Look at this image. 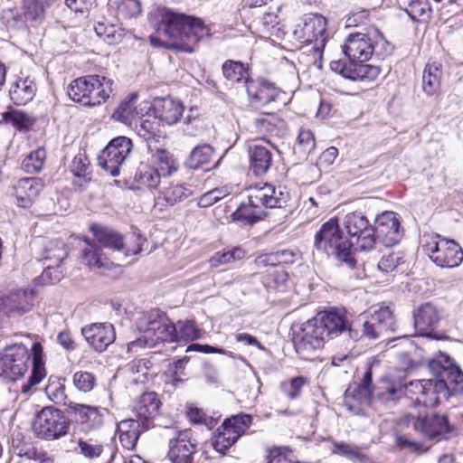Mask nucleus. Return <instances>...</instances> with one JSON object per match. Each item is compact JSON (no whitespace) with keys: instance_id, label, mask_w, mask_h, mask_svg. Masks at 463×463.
<instances>
[{"instance_id":"nucleus-30","label":"nucleus","mask_w":463,"mask_h":463,"mask_svg":"<svg viewBox=\"0 0 463 463\" xmlns=\"http://www.w3.org/2000/svg\"><path fill=\"white\" fill-rule=\"evenodd\" d=\"M155 116L167 125L175 124L184 112L183 104L171 98L156 99L153 105Z\"/></svg>"},{"instance_id":"nucleus-54","label":"nucleus","mask_w":463,"mask_h":463,"mask_svg":"<svg viewBox=\"0 0 463 463\" xmlns=\"http://www.w3.org/2000/svg\"><path fill=\"white\" fill-rule=\"evenodd\" d=\"M6 123L12 124L18 130H26L34 123V119L22 110H11L3 114Z\"/></svg>"},{"instance_id":"nucleus-40","label":"nucleus","mask_w":463,"mask_h":463,"mask_svg":"<svg viewBox=\"0 0 463 463\" xmlns=\"http://www.w3.org/2000/svg\"><path fill=\"white\" fill-rule=\"evenodd\" d=\"M222 71L223 77L232 83H238L241 80L246 82L247 80H250L248 68L241 61L227 60L222 66Z\"/></svg>"},{"instance_id":"nucleus-56","label":"nucleus","mask_w":463,"mask_h":463,"mask_svg":"<svg viewBox=\"0 0 463 463\" xmlns=\"http://www.w3.org/2000/svg\"><path fill=\"white\" fill-rule=\"evenodd\" d=\"M335 452L342 454L354 462L359 463H372L371 458L363 453L361 449L354 446L346 443H337L335 446Z\"/></svg>"},{"instance_id":"nucleus-29","label":"nucleus","mask_w":463,"mask_h":463,"mask_svg":"<svg viewBox=\"0 0 463 463\" xmlns=\"http://www.w3.org/2000/svg\"><path fill=\"white\" fill-rule=\"evenodd\" d=\"M415 329L421 335L432 337L429 330L437 326L439 321V313L437 307L431 303L421 305L413 313Z\"/></svg>"},{"instance_id":"nucleus-6","label":"nucleus","mask_w":463,"mask_h":463,"mask_svg":"<svg viewBox=\"0 0 463 463\" xmlns=\"http://www.w3.org/2000/svg\"><path fill=\"white\" fill-rule=\"evenodd\" d=\"M113 80L104 76L88 75L71 82L69 97L85 107H95L104 103L112 92Z\"/></svg>"},{"instance_id":"nucleus-62","label":"nucleus","mask_w":463,"mask_h":463,"mask_svg":"<svg viewBox=\"0 0 463 463\" xmlns=\"http://www.w3.org/2000/svg\"><path fill=\"white\" fill-rule=\"evenodd\" d=\"M24 16L29 20L41 19L44 14V6L38 0H24Z\"/></svg>"},{"instance_id":"nucleus-60","label":"nucleus","mask_w":463,"mask_h":463,"mask_svg":"<svg viewBox=\"0 0 463 463\" xmlns=\"http://www.w3.org/2000/svg\"><path fill=\"white\" fill-rule=\"evenodd\" d=\"M1 20L7 28L13 29L21 28L24 24V16L16 8L4 10L1 14Z\"/></svg>"},{"instance_id":"nucleus-7","label":"nucleus","mask_w":463,"mask_h":463,"mask_svg":"<svg viewBox=\"0 0 463 463\" xmlns=\"http://www.w3.org/2000/svg\"><path fill=\"white\" fill-rule=\"evenodd\" d=\"M420 242L430 260L440 268H456L463 261V250L454 240L436 233H425Z\"/></svg>"},{"instance_id":"nucleus-33","label":"nucleus","mask_w":463,"mask_h":463,"mask_svg":"<svg viewBox=\"0 0 463 463\" xmlns=\"http://www.w3.org/2000/svg\"><path fill=\"white\" fill-rule=\"evenodd\" d=\"M250 167L255 175H263L270 168L273 163V156L270 150L262 146H253L250 148Z\"/></svg>"},{"instance_id":"nucleus-14","label":"nucleus","mask_w":463,"mask_h":463,"mask_svg":"<svg viewBox=\"0 0 463 463\" xmlns=\"http://www.w3.org/2000/svg\"><path fill=\"white\" fill-rule=\"evenodd\" d=\"M29 360L30 354L25 346L14 345L5 347L0 354V376L16 381L27 371Z\"/></svg>"},{"instance_id":"nucleus-34","label":"nucleus","mask_w":463,"mask_h":463,"mask_svg":"<svg viewBox=\"0 0 463 463\" xmlns=\"http://www.w3.org/2000/svg\"><path fill=\"white\" fill-rule=\"evenodd\" d=\"M36 92V85L30 78L19 79L9 90L11 99L15 105H25L33 99Z\"/></svg>"},{"instance_id":"nucleus-19","label":"nucleus","mask_w":463,"mask_h":463,"mask_svg":"<svg viewBox=\"0 0 463 463\" xmlns=\"http://www.w3.org/2000/svg\"><path fill=\"white\" fill-rule=\"evenodd\" d=\"M33 290H15L0 298V315L18 318L28 313L33 306Z\"/></svg>"},{"instance_id":"nucleus-21","label":"nucleus","mask_w":463,"mask_h":463,"mask_svg":"<svg viewBox=\"0 0 463 463\" xmlns=\"http://www.w3.org/2000/svg\"><path fill=\"white\" fill-rule=\"evenodd\" d=\"M406 384L382 378L375 387L373 409L378 411L382 408H392L403 396H406Z\"/></svg>"},{"instance_id":"nucleus-24","label":"nucleus","mask_w":463,"mask_h":463,"mask_svg":"<svg viewBox=\"0 0 463 463\" xmlns=\"http://www.w3.org/2000/svg\"><path fill=\"white\" fill-rule=\"evenodd\" d=\"M175 436L169 440L168 458L173 463H192L196 446L191 440V431L174 430Z\"/></svg>"},{"instance_id":"nucleus-45","label":"nucleus","mask_w":463,"mask_h":463,"mask_svg":"<svg viewBox=\"0 0 463 463\" xmlns=\"http://www.w3.org/2000/svg\"><path fill=\"white\" fill-rule=\"evenodd\" d=\"M191 194L190 190L183 184H170L157 197V203L162 204V200L165 205L173 206L179 202L186 199Z\"/></svg>"},{"instance_id":"nucleus-57","label":"nucleus","mask_w":463,"mask_h":463,"mask_svg":"<svg viewBox=\"0 0 463 463\" xmlns=\"http://www.w3.org/2000/svg\"><path fill=\"white\" fill-rule=\"evenodd\" d=\"M307 383V381L305 377L298 376L289 381L282 382L279 388L289 400H295L300 396L301 389Z\"/></svg>"},{"instance_id":"nucleus-9","label":"nucleus","mask_w":463,"mask_h":463,"mask_svg":"<svg viewBox=\"0 0 463 463\" xmlns=\"http://www.w3.org/2000/svg\"><path fill=\"white\" fill-rule=\"evenodd\" d=\"M137 327L148 338L158 342L178 341L177 329L169 318L158 309H152L140 315L137 319Z\"/></svg>"},{"instance_id":"nucleus-59","label":"nucleus","mask_w":463,"mask_h":463,"mask_svg":"<svg viewBox=\"0 0 463 463\" xmlns=\"http://www.w3.org/2000/svg\"><path fill=\"white\" fill-rule=\"evenodd\" d=\"M316 146L315 137L311 130L301 128L297 138V147L303 156H307Z\"/></svg>"},{"instance_id":"nucleus-23","label":"nucleus","mask_w":463,"mask_h":463,"mask_svg":"<svg viewBox=\"0 0 463 463\" xmlns=\"http://www.w3.org/2000/svg\"><path fill=\"white\" fill-rule=\"evenodd\" d=\"M81 335L97 352H103L116 339L115 328L110 323H92L81 328Z\"/></svg>"},{"instance_id":"nucleus-61","label":"nucleus","mask_w":463,"mask_h":463,"mask_svg":"<svg viewBox=\"0 0 463 463\" xmlns=\"http://www.w3.org/2000/svg\"><path fill=\"white\" fill-rule=\"evenodd\" d=\"M179 331L177 332L178 339H184L185 341H194L201 338V332L195 326L193 321L187 320L184 322H179Z\"/></svg>"},{"instance_id":"nucleus-18","label":"nucleus","mask_w":463,"mask_h":463,"mask_svg":"<svg viewBox=\"0 0 463 463\" xmlns=\"http://www.w3.org/2000/svg\"><path fill=\"white\" fill-rule=\"evenodd\" d=\"M344 226L350 240L355 239L357 249L370 250L374 247L373 226L361 213L354 212L345 215Z\"/></svg>"},{"instance_id":"nucleus-44","label":"nucleus","mask_w":463,"mask_h":463,"mask_svg":"<svg viewBox=\"0 0 463 463\" xmlns=\"http://www.w3.org/2000/svg\"><path fill=\"white\" fill-rule=\"evenodd\" d=\"M72 441L77 444L74 449L75 452L90 460L99 458L103 453L104 446L97 439L79 438Z\"/></svg>"},{"instance_id":"nucleus-41","label":"nucleus","mask_w":463,"mask_h":463,"mask_svg":"<svg viewBox=\"0 0 463 463\" xmlns=\"http://www.w3.org/2000/svg\"><path fill=\"white\" fill-rule=\"evenodd\" d=\"M214 154V148L206 143L196 146L190 153L186 160V166L197 169L208 164Z\"/></svg>"},{"instance_id":"nucleus-64","label":"nucleus","mask_w":463,"mask_h":463,"mask_svg":"<svg viewBox=\"0 0 463 463\" xmlns=\"http://www.w3.org/2000/svg\"><path fill=\"white\" fill-rule=\"evenodd\" d=\"M45 268L39 277V280L43 284H53L61 280L62 273L58 269L60 266L52 265V263L44 264Z\"/></svg>"},{"instance_id":"nucleus-53","label":"nucleus","mask_w":463,"mask_h":463,"mask_svg":"<svg viewBox=\"0 0 463 463\" xmlns=\"http://www.w3.org/2000/svg\"><path fill=\"white\" fill-rule=\"evenodd\" d=\"M295 254L289 250H279L260 257V263L265 266H279L294 262Z\"/></svg>"},{"instance_id":"nucleus-63","label":"nucleus","mask_w":463,"mask_h":463,"mask_svg":"<svg viewBox=\"0 0 463 463\" xmlns=\"http://www.w3.org/2000/svg\"><path fill=\"white\" fill-rule=\"evenodd\" d=\"M401 262H403L401 253L392 252L382 257L378 263V269L385 273L392 272Z\"/></svg>"},{"instance_id":"nucleus-52","label":"nucleus","mask_w":463,"mask_h":463,"mask_svg":"<svg viewBox=\"0 0 463 463\" xmlns=\"http://www.w3.org/2000/svg\"><path fill=\"white\" fill-rule=\"evenodd\" d=\"M245 256V251L240 248L235 247L232 250L218 251L211 259L210 264L212 267H218L220 265L230 264L236 260H242Z\"/></svg>"},{"instance_id":"nucleus-11","label":"nucleus","mask_w":463,"mask_h":463,"mask_svg":"<svg viewBox=\"0 0 463 463\" xmlns=\"http://www.w3.org/2000/svg\"><path fill=\"white\" fill-rule=\"evenodd\" d=\"M373 375L371 368L364 373L358 384L351 385L345 392V406L355 415H366L365 409L373 406Z\"/></svg>"},{"instance_id":"nucleus-8","label":"nucleus","mask_w":463,"mask_h":463,"mask_svg":"<svg viewBox=\"0 0 463 463\" xmlns=\"http://www.w3.org/2000/svg\"><path fill=\"white\" fill-rule=\"evenodd\" d=\"M401 423L411 427L415 431L431 440L448 439L454 430L447 416L437 413L424 415L407 413L401 419Z\"/></svg>"},{"instance_id":"nucleus-27","label":"nucleus","mask_w":463,"mask_h":463,"mask_svg":"<svg viewBox=\"0 0 463 463\" xmlns=\"http://www.w3.org/2000/svg\"><path fill=\"white\" fill-rule=\"evenodd\" d=\"M161 402L154 392H144L134 406L137 420L142 421V429L148 430L153 419L158 414Z\"/></svg>"},{"instance_id":"nucleus-49","label":"nucleus","mask_w":463,"mask_h":463,"mask_svg":"<svg viewBox=\"0 0 463 463\" xmlns=\"http://www.w3.org/2000/svg\"><path fill=\"white\" fill-rule=\"evenodd\" d=\"M94 30L96 34L109 44H115L121 42L124 36V30L118 28L114 24L98 23Z\"/></svg>"},{"instance_id":"nucleus-32","label":"nucleus","mask_w":463,"mask_h":463,"mask_svg":"<svg viewBox=\"0 0 463 463\" xmlns=\"http://www.w3.org/2000/svg\"><path fill=\"white\" fill-rule=\"evenodd\" d=\"M142 429V421L139 420L127 419L118 424V433L121 445L127 449L136 447Z\"/></svg>"},{"instance_id":"nucleus-12","label":"nucleus","mask_w":463,"mask_h":463,"mask_svg":"<svg viewBox=\"0 0 463 463\" xmlns=\"http://www.w3.org/2000/svg\"><path fill=\"white\" fill-rule=\"evenodd\" d=\"M250 424L251 417L247 414L237 415L225 420L216 430L213 440V449L221 454H225Z\"/></svg>"},{"instance_id":"nucleus-51","label":"nucleus","mask_w":463,"mask_h":463,"mask_svg":"<svg viewBox=\"0 0 463 463\" xmlns=\"http://www.w3.org/2000/svg\"><path fill=\"white\" fill-rule=\"evenodd\" d=\"M404 10L412 21H425L431 12L429 0H411Z\"/></svg>"},{"instance_id":"nucleus-38","label":"nucleus","mask_w":463,"mask_h":463,"mask_svg":"<svg viewBox=\"0 0 463 463\" xmlns=\"http://www.w3.org/2000/svg\"><path fill=\"white\" fill-rule=\"evenodd\" d=\"M33 367L31 373V376L28 379V382L22 385L21 391L24 393H27L30 392L31 388L36 384H38L43 378L44 377V368L42 364V353L43 348L40 344L35 343L33 345Z\"/></svg>"},{"instance_id":"nucleus-15","label":"nucleus","mask_w":463,"mask_h":463,"mask_svg":"<svg viewBox=\"0 0 463 463\" xmlns=\"http://www.w3.org/2000/svg\"><path fill=\"white\" fill-rule=\"evenodd\" d=\"M374 244L378 241L385 247H392L400 242L402 230L396 213L386 211L377 215L373 226Z\"/></svg>"},{"instance_id":"nucleus-20","label":"nucleus","mask_w":463,"mask_h":463,"mask_svg":"<svg viewBox=\"0 0 463 463\" xmlns=\"http://www.w3.org/2000/svg\"><path fill=\"white\" fill-rule=\"evenodd\" d=\"M364 62V61L346 62L343 61H333L330 63V69L334 72L351 80L372 81L375 80L380 74V68Z\"/></svg>"},{"instance_id":"nucleus-5","label":"nucleus","mask_w":463,"mask_h":463,"mask_svg":"<svg viewBox=\"0 0 463 463\" xmlns=\"http://www.w3.org/2000/svg\"><path fill=\"white\" fill-rule=\"evenodd\" d=\"M354 242L345 237L336 219H330L320 227L314 239L315 248L327 255H334L349 268L355 266Z\"/></svg>"},{"instance_id":"nucleus-43","label":"nucleus","mask_w":463,"mask_h":463,"mask_svg":"<svg viewBox=\"0 0 463 463\" xmlns=\"http://www.w3.org/2000/svg\"><path fill=\"white\" fill-rule=\"evenodd\" d=\"M373 321L386 336L390 333H394L397 329L395 317L388 306H381L377 310L371 314Z\"/></svg>"},{"instance_id":"nucleus-31","label":"nucleus","mask_w":463,"mask_h":463,"mask_svg":"<svg viewBox=\"0 0 463 463\" xmlns=\"http://www.w3.org/2000/svg\"><path fill=\"white\" fill-rule=\"evenodd\" d=\"M148 150L156 165L155 168L163 177L171 176L177 172L179 164L173 154L163 148H152L151 146H148Z\"/></svg>"},{"instance_id":"nucleus-25","label":"nucleus","mask_w":463,"mask_h":463,"mask_svg":"<svg viewBox=\"0 0 463 463\" xmlns=\"http://www.w3.org/2000/svg\"><path fill=\"white\" fill-rule=\"evenodd\" d=\"M246 90L252 105L263 106L276 101L281 91L271 82L265 80H247Z\"/></svg>"},{"instance_id":"nucleus-37","label":"nucleus","mask_w":463,"mask_h":463,"mask_svg":"<svg viewBox=\"0 0 463 463\" xmlns=\"http://www.w3.org/2000/svg\"><path fill=\"white\" fill-rule=\"evenodd\" d=\"M137 100V93H131L128 95V98L122 100L115 109L112 114V118L126 125H131L133 120L137 118L140 114L136 106Z\"/></svg>"},{"instance_id":"nucleus-13","label":"nucleus","mask_w":463,"mask_h":463,"mask_svg":"<svg viewBox=\"0 0 463 463\" xmlns=\"http://www.w3.org/2000/svg\"><path fill=\"white\" fill-rule=\"evenodd\" d=\"M132 146L131 139L127 137L120 136L113 138L99 154V165L112 176H118Z\"/></svg>"},{"instance_id":"nucleus-48","label":"nucleus","mask_w":463,"mask_h":463,"mask_svg":"<svg viewBox=\"0 0 463 463\" xmlns=\"http://www.w3.org/2000/svg\"><path fill=\"white\" fill-rule=\"evenodd\" d=\"M371 49H373V55L379 59H384L389 56L393 50V46L383 37V35L377 30L372 29L370 31Z\"/></svg>"},{"instance_id":"nucleus-16","label":"nucleus","mask_w":463,"mask_h":463,"mask_svg":"<svg viewBox=\"0 0 463 463\" xmlns=\"http://www.w3.org/2000/svg\"><path fill=\"white\" fill-rule=\"evenodd\" d=\"M90 230L99 244L116 251L124 250V255L126 257L137 255L142 251V243L146 241V240L142 239L139 234H134L135 245L130 247L124 241L122 235L112 229L93 224L91 225Z\"/></svg>"},{"instance_id":"nucleus-3","label":"nucleus","mask_w":463,"mask_h":463,"mask_svg":"<svg viewBox=\"0 0 463 463\" xmlns=\"http://www.w3.org/2000/svg\"><path fill=\"white\" fill-rule=\"evenodd\" d=\"M161 17L158 33L174 40L173 43L165 44L167 49H174L185 52H194L197 43L210 35V29L203 20L194 16L160 10Z\"/></svg>"},{"instance_id":"nucleus-39","label":"nucleus","mask_w":463,"mask_h":463,"mask_svg":"<svg viewBox=\"0 0 463 463\" xmlns=\"http://www.w3.org/2000/svg\"><path fill=\"white\" fill-rule=\"evenodd\" d=\"M87 247L82 250V260L90 268H109L110 262L104 257L102 250L96 243L86 240Z\"/></svg>"},{"instance_id":"nucleus-35","label":"nucleus","mask_w":463,"mask_h":463,"mask_svg":"<svg viewBox=\"0 0 463 463\" xmlns=\"http://www.w3.org/2000/svg\"><path fill=\"white\" fill-rule=\"evenodd\" d=\"M283 126V120L274 113L262 114L254 120L256 132L261 135L262 139L266 136H279Z\"/></svg>"},{"instance_id":"nucleus-50","label":"nucleus","mask_w":463,"mask_h":463,"mask_svg":"<svg viewBox=\"0 0 463 463\" xmlns=\"http://www.w3.org/2000/svg\"><path fill=\"white\" fill-rule=\"evenodd\" d=\"M46 159V151L39 147L32 151L23 161L22 165L25 172L34 174L40 172Z\"/></svg>"},{"instance_id":"nucleus-46","label":"nucleus","mask_w":463,"mask_h":463,"mask_svg":"<svg viewBox=\"0 0 463 463\" xmlns=\"http://www.w3.org/2000/svg\"><path fill=\"white\" fill-rule=\"evenodd\" d=\"M161 177H163L162 175L154 166L145 164H141L135 174V181L149 189L156 188Z\"/></svg>"},{"instance_id":"nucleus-4","label":"nucleus","mask_w":463,"mask_h":463,"mask_svg":"<svg viewBox=\"0 0 463 463\" xmlns=\"http://www.w3.org/2000/svg\"><path fill=\"white\" fill-rule=\"evenodd\" d=\"M289 198L285 187L265 183L249 189L248 203H241L232 214L233 220L253 224L267 215L268 208H281Z\"/></svg>"},{"instance_id":"nucleus-55","label":"nucleus","mask_w":463,"mask_h":463,"mask_svg":"<svg viewBox=\"0 0 463 463\" xmlns=\"http://www.w3.org/2000/svg\"><path fill=\"white\" fill-rule=\"evenodd\" d=\"M159 133V121L155 114L147 115L146 118L141 119L137 134L146 141L155 138Z\"/></svg>"},{"instance_id":"nucleus-17","label":"nucleus","mask_w":463,"mask_h":463,"mask_svg":"<svg viewBox=\"0 0 463 463\" xmlns=\"http://www.w3.org/2000/svg\"><path fill=\"white\" fill-rule=\"evenodd\" d=\"M326 21L324 16L317 14H306L303 24L294 31L297 40L302 43H315L314 48L319 50L326 44Z\"/></svg>"},{"instance_id":"nucleus-2","label":"nucleus","mask_w":463,"mask_h":463,"mask_svg":"<svg viewBox=\"0 0 463 463\" xmlns=\"http://www.w3.org/2000/svg\"><path fill=\"white\" fill-rule=\"evenodd\" d=\"M342 334H346L353 341L359 337V333L351 327L345 313L338 310L324 311L294 331L292 341L296 352L302 358L309 359L316 350L324 346L326 340Z\"/></svg>"},{"instance_id":"nucleus-36","label":"nucleus","mask_w":463,"mask_h":463,"mask_svg":"<svg viewBox=\"0 0 463 463\" xmlns=\"http://www.w3.org/2000/svg\"><path fill=\"white\" fill-rule=\"evenodd\" d=\"M441 77V64L438 61H429L422 74L423 91L429 96L435 94L439 89Z\"/></svg>"},{"instance_id":"nucleus-42","label":"nucleus","mask_w":463,"mask_h":463,"mask_svg":"<svg viewBox=\"0 0 463 463\" xmlns=\"http://www.w3.org/2000/svg\"><path fill=\"white\" fill-rule=\"evenodd\" d=\"M151 368V361L146 358L132 361L126 366L129 380L134 383H146L148 380Z\"/></svg>"},{"instance_id":"nucleus-28","label":"nucleus","mask_w":463,"mask_h":463,"mask_svg":"<svg viewBox=\"0 0 463 463\" xmlns=\"http://www.w3.org/2000/svg\"><path fill=\"white\" fill-rule=\"evenodd\" d=\"M43 189L40 179L25 177L19 179L14 185V196L18 206L29 208Z\"/></svg>"},{"instance_id":"nucleus-26","label":"nucleus","mask_w":463,"mask_h":463,"mask_svg":"<svg viewBox=\"0 0 463 463\" xmlns=\"http://www.w3.org/2000/svg\"><path fill=\"white\" fill-rule=\"evenodd\" d=\"M370 32L352 33L343 45V52L349 61H366L373 56Z\"/></svg>"},{"instance_id":"nucleus-10","label":"nucleus","mask_w":463,"mask_h":463,"mask_svg":"<svg viewBox=\"0 0 463 463\" xmlns=\"http://www.w3.org/2000/svg\"><path fill=\"white\" fill-rule=\"evenodd\" d=\"M32 429L40 439H58L68 433L69 420L61 410L47 406L35 415Z\"/></svg>"},{"instance_id":"nucleus-58","label":"nucleus","mask_w":463,"mask_h":463,"mask_svg":"<svg viewBox=\"0 0 463 463\" xmlns=\"http://www.w3.org/2000/svg\"><path fill=\"white\" fill-rule=\"evenodd\" d=\"M97 378L90 372L79 371L73 375V384L77 390L82 392H89L96 385Z\"/></svg>"},{"instance_id":"nucleus-22","label":"nucleus","mask_w":463,"mask_h":463,"mask_svg":"<svg viewBox=\"0 0 463 463\" xmlns=\"http://www.w3.org/2000/svg\"><path fill=\"white\" fill-rule=\"evenodd\" d=\"M69 413L83 431L99 428L103 423V412L100 407L77 403L72 401L64 402Z\"/></svg>"},{"instance_id":"nucleus-47","label":"nucleus","mask_w":463,"mask_h":463,"mask_svg":"<svg viewBox=\"0 0 463 463\" xmlns=\"http://www.w3.org/2000/svg\"><path fill=\"white\" fill-rule=\"evenodd\" d=\"M68 255L67 249L63 241L60 240L52 241L46 246L42 260L43 264L52 263L60 266Z\"/></svg>"},{"instance_id":"nucleus-1","label":"nucleus","mask_w":463,"mask_h":463,"mask_svg":"<svg viewBox=\"0 0 463 463\" xmlns=\"http://www.w3.org/2000/svg\"><path fill=\"white\" fill-rule=\"evenodd\" d=\"M433 378L411 381L405 385L406 397L414 405L434 407L463 394V372L447 354L439 352L428 362Z\"/></svg>"}]
</instances>
